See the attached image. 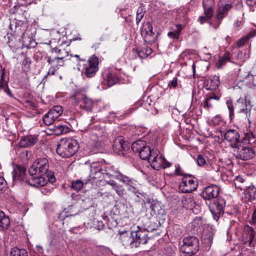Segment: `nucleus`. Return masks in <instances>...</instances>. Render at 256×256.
<instances>
[{
    "mask_svg": "<svg viewBox=\"0 0 256 256\" xmlns=\"http://www.w3.org/2000/svg\"><path fill=\"white\" fill-rule=\"evenodd\" d=\"M220 192V188L216 185L212 184L206 186L202 192V196L204 200L213 201L210 203L209 208L216 220H218L224 213L225 201L222 198L218 197Z\"/></svg>",
    "mask_w": 256,
    "mask_h": 256,
    "instance_id": "f257e3e1",
    "label": "nucleus"
},
{
    "mask_svg": "<svg viewBox=\"0 0 256 256\" xmlns=\"http://www.w3.org/2000/svg\"><path fill=\"white\" fill-rule=\"evenodd\" d=\"M78 148L79 145L76 140L63 138L58 143L56 152L62 158H69L74 156Z\"/></svg>",
    "mask_w": 256,
    "mask_h": 256,
    "instance_id": "f03ea898",
    "label": "nucleus"
},
{
    "mask_svg": "<svg viewBox=\"0 0 256 256\" xmlns=\"http://www.w3.org/2000/svg\"><path fill=\"white\" fill-rule=\"evenodd\" d=\"M48 168V160L46 158H38L33 162L32 165L28 170V172L30 176L40 174V175H46L48 178L50 174Z\"/></svg>",
    "mask_w": 256,
    "mask_h": 256,
    "instance_id": "7ed1b4c3",
    "label": "nucleus"
},
{
    "mask_svg": "<svg viewBox=\"0 0 256 256\" xmlns=\"http://www.w3.org/2000/svg\"><path fill=\"white\" fill-rule=\"evenodd\" d=\"M199 250L198 239L193 236L186 237L183 240V244L181 246L180 251L182 253L193 255Z\"/></svg>",
    "mask_w": 256,
    "mask_h": 256,
    "instance_id": "20e7f679",
    "label": "nucleus"
},
{
    "mask_svg": "<svg viewBox=\"0 0 256 256\" xmlns=\"http://www.w3.org/2000/svg\"><path fill=\"white\" fill-rule=\"evenodd\" d=\"M133 152H138L140 157L142 160H148L150 158L154 150H152L149 146L146 144V142L142 140H138L133 142L132 146Z\"/></svg>",
    "mask_w": 256,
    "mask_h": 256,
    "instance_id": "39448f33",
    "label": "nucleus"
},
{
    "mask_svg": "<svg viewBox=\"0 0 256 256\" xmlns=\"http://www.w3.org/2000/svg\"><path fill=\"white\" fill-rule=\"evenodd\" d=\"M197 179L190 174H185L179 185V189L183 193H190L197 189Z\"/></svg>",
    "mask_w": 256,
    "mask_h": 256,
    "instance_id": "423d86ee",
    "label": "nucleus"
},
{
    "mask_svg": "<svg viewBox=\"0 0 256 256\" xmlns=\"http://www.w3.org/2000/svg\"><path fill=\"white\" fill-rule=\"evenodd\" d=\"M154 230V228H150L149 230H146V228L137 226L136 230L132 231V236L134 237V246L137 248L141 244H146L149 239L148 232Z\"/></svg>",
    "mask_w": 256,
    "mask_h": 256,
    "instance_id": "0eeeda50",
    "label": "nucleus"
},
{
    "mask_svg": "<svg viewBox=\"0 0 256 256\" xmlns=\"http://www.w3.org/2000/svg\"><path fill=\"white\" fill-rule=\"evenodd\" d=\"M72 100V104L76 107L84 108V110L88 112L92 110L94 104L93 101L90 98L79 92L75 94Z\"/></svg>",
    "mask_w": 256,
    "mask_h": 256,
    "instance_id": "6e6552de",
    "label": "nucleus"
},
{
    "mask_svg": "<svg viewBox=\"0 0 256 256\" xmlns=\"http://www.w3.org/2000/svg\"><path fill=\"white\" fill-rule=\"evenodd\" d=\"M236 148L237 149L236 157L243 160H248L254 158L256 154L254 148L248 146H243L240 143Z\"/></svg>",
    "mask_w": 256,
    "mask_h": 256,
    "instance_id": "1a4fd4ad",
    "label": "nucleus"
},
{
    "mask_svg": "<svg viewBox=\"0 0 256 256\" xmlns=\"http://www.w3.org/2000/svg\"><path fill=\"white\" fill-rule=\"evenodd\" d=\"M148 162L151 166L156 170H158L160 168H166L172 166L171 163L166 161L162 156H158L155 152L152 153Z\"/></svg>",
    "mask_w": 256,
    "mask_h": 256,
    "instance_id": "9d476101",
    "label": "nucleus"
},
{
    "mask_svg": "<svg viewBox=\"0 0 256 256\" xmlns=\"http://www.w3.org/2000/svg\"><path fill=\"white\" fill-rule=\"evenodd\" d=\"M9 28L13 32V34L18 38V39L21 38L23 44L28 46L26 42L29 41V40H30V38L26 39L25 38L26 26L20 22L14 20L10 22Z\"/></svg>",
    "mask_w": 256,
    "mask_h": 256,
    "instance_id": "9b49d317",
    "label": "nucleus"
},
{
    "mask_svg": "<svg viewBox=\"0 0 256 256\" xmlns=\"http://www.w3.org/2000/svg\"><path fill=\"white\" fill-rule=\"evenodd\" d=\"M252 106L250 100L246 96L240 97L236 100L235 104V108L238 112H242L246 116H250Z\"/></svg>",
    "mask_w": 256,
    "mask_h": 256,
    "instance_id": "f8f14e48",
    "label": "nucleus"
},
{
    "mask_svg": "<svg viewBox=\"0 0 256 256\" xmlns=\"http://www.w3.org/2000/svg\"><path fill=\"white\" fill-rule=\"evenodd\" d=\"M140 34L145 42L148 43L155 42L156 36L152 32V27L150 22H146L143 23L140 29Z\"/></svg>",
    "mask_w": 256,
    "mask_h": 256,
    "instance_id": "ddd939ff",
    "label": "nucleus"
},
{
    "mask_svg": "<svg viewBox=\"0 0 256 256\" xmlns=\"http://www.w3.org/2000/svg\"><path fill=\"white\" fill-rule=\"evenodd\" d=\"M90 138L94 143L96 147H99L101 146L106 138V136L104 134L103 130L100 127L94 126L90 132Z\"/></svg>",
    "mask_w": 256,
    "mask_h": 256,
    "instance_id": "4468645a",
    "label": "nucleus"
},
{
    "mask_svg": "<svg viewBox=\"0 0 256 256\" xmlns=\"http://www.w3.org/2000/svg\"><path fill=\"white\" fill-rule=\"evenodd\" d=\"M221 136H224V139L232 143L233 148H236L240 145V134L237 130L234 129H229L225 132L220 131Z\"/></svg>",
    "mask_w": 256,
    "mask_h": 256,
    "instance_id": "2eb2a0df",
    "label": "nucleus"
},
{
    "mask_svg": "<svg viewBox=\"0 0 256 256\" xmlns=\"http://www.w3.org/2000/svg\"><path fill=\"white\" fill-rule=\"evenodd\" d=\"M116 180H118L124 184L128 186V190L136 194L138 192V183L134 178H130L123 174H119L116 176Z\"/></svg>",
    "mask_w": 256,
    "mask_h": 256,
    "instance_id": "dca6fc26",
    "label": "nucleus"
},
{
    "mask_svg": "<svg viewBox=\"0 0 256 256\" xmlns=\"http://www.w3.org/2000/svg\"><path fill=\"white\" fill-rule=\"evenodd\" d=\"M88 62V65L85 68L84 74L86 77L92 78L98 70V59L96 56H93L90 58Z\"/></svg>",
    "mask_w": 256,
    "mask_h": 256,
    "instance_id": "f3484780",
    "label": "nucleus"
},
{
    "mask_svg": "<svg viewBox=\"0 0 256 256\" xmlns=\"http://www.w3.org/2000/svg\"><path fill=\"white\" fill-rule=\"evenodd\" d=\"M242 240L244 244H248L250 246H254V232L252 228L246 226L242 234Z\"/></svg>",
    "mask_w": 256,
    "mask_h": 256,
    "instance_id": "a211bd4d",
    "label": "nucleus"
},
{
    "mask_svg": "<svg viewBox=\"0 0 256 256\" xmlns=\"http://www.w3.org/2000/svg\"><path fill=\"white\" fill-rule=\"evenodd\" d=\"M52 53L54 56H48V62L50 64H53L56 62V60H67V57L68 56V52L64 49H60L55 48L52 49Z\"/></svg>",
    "mask_w": 256,
    "mask_h": 256,
    "instance_id": "6ab92c4d",
    "label": "nucleus"
},
{
    "mask_svg": "<svg viewBox=\"0 0 256 256\" xmlns=\"http://www.w3.org/2000/svg\"><path fill=\"white\" fill-rule=\"evenodd\" d=\"M120 239L122 244L126 246H130L131 248H136L134 246V237L132 236V232L129 233L128 231H120Z\"/></svg>",
    "mask_w": 256,
    "mask_h": 256,
    "instance_id": "aec40b11",
    "label": "nucleus"
},
{
    "mask_svg": "<svg viewBox=\"0 0 256 256\" xmlns=\"http://www.w3.org/2000/svg\"><path fill=\"white\" fill-rule=\"evenodd\" d=\"M232 2L219 6L216 10V19L222 20L224 18L226 17L228 12L232 8Z\"/></svg>",
    "mask_w": 256,
    "mask_h": 256,
    "instance_id": "412c9836",
    "label": "nucleus"
},
{
    "mask_svg": "<svg viewBox=\"0 0 256 256\" xmlns=\"http://www.w3.org/2000/svg\"><path fill=\"white\" fill-rule=\"evenodd\" d=\"M44 175H40L39 176H31L32 178H29L26 182L28 184L32 186H44L48 182V178L44 177Z\"/></svg>",
    "mask_w": 256,
    "mask_h": 256,
    "instance_id": "4be33fe9",
    "label": "nucleus"
},
{
    "mask_svg": "<svg viewBox=\"0 0 256 256\" xmlns=\"http://www.w3.org/2000/svg\"><path fill=\"white\" fill-rule=\"evenodd\" d=\"M127 144L124 141L122 136L118 137L114 141L112 148L114 152L118 154H122L123 151L125 150Z\"/></svg>",
    "mask_w": 256,
    "mask_h": 256,
    "instance_id": "5701e85b",
    "label": "nucleus"
},
{
    "mask_svg": "<svg viewBox=\"0 0 256 256\" xmlns=\"http://www.w3.org/2000/svg\"><path fill=\"white\" fill-rule=\"evenodd\" d=\"M38 141V136L30 135L22 137L20 142V145L22 147H28L33 146Z\"/></svg>",
    "mask_w": 256,
    "mask_h": 256,
    "instance_id": "b1692460",
    "label": "nucleus"
},
{
    "mask_svg": "<svg viewBox=\"0 0 256 256\" xmlns=\"http://www.w3.org/2000/svg\"><path fill=\"white\" fill-rule=\"evenodd\" d=\"M26 168L20 166H16L12 172L13 180L14 181H24Z\"/></svg>",
    "mask_w": 256,
    "mask_h": 256,
    "instance_id": "393cba45",
    "label": "nucleus"
},
{
    "mask_svg": "<svg viewBox=\"0 0 256 256\" xmlns=\"http://www.w3.org/2000/svg\"><path fill=\"white\" fill-rule=\"evenodd\" d=\"M148 203L150 204V207L152 210L151 214L162 215L164 213L161 202L156 200L152 202L150 201Z\"/></svg>",
    "mask_w": 256,
    "mask_h": 256,
    "instance_id": "a878e982",
    "label": "nucleus"
},
{
    "mask_svg": "<svg viewBox=\"0 0 256 256\" xmlns=\"http://www.w3.org/2000/svg\"><path fill=\"white\" fill-rule=\"evenodd\" d=\"M182 28V26L180 24H176L173 27H171L170 30L168 33V37L172 39H178Z\"/></svg>",
    "mask_w": 256,
    "mask_h": 256,
    "instance_id": "bb28decb",
    "label": "nucleus"
},
{
    "mask_svg": "<svg viewBox=\"0 0 256 256\" xmlns=\"http://www.w3.org/2000/svg\"><path fill=\"white\" fill-rule=\"evenodd\" d=\"M50 130L52 132L49 134H54L56 136L65 134L70 132V128L68 126L60 124L54 126Z\"/></svg>",
    "mask_w": 256,
    "mask_h": 256,
    "instance_id": "cd10ccee",
    "label": "nucleus"
},
{
    "mask_svg": "<svg viewBox=\"0 0 256 256\" xmlns=\"http://www.w3.org/2000/svg\"><path fill=\"white\" fill-rule=\"evenodd\" d=\"M206 82L207 86H209L208 89L216 90L220 84L219 76L216 75L210 76L207 79Z\"/></svg>",
    "mask_w": 256,
    "mask_h": 256,
    "instance_id": "c85d7f7f",
    "label": "nucleus"
},
{
    "mask_svg": "<svg viewBox=\"0 0 256 256\" xmlns=\"http://www.w3.org/2000/svg\"><path fill=\"white\" fill-rule=\"evenodd\" d=\"M90 177L94 180L100 178L102 176H103L102 172V170L101 168H98L95 164H93L90 166Z\"/></svg>",
    "mask_w": 256,
    "mask_h": 256,
    "instance_id": "c756f323",
    "label": "nucleus"
},
{
    "mask_svg": "<svg viewBox=\"0 0 256 256\" xmlns=\"http://www.w3.org/2000/svg\"><path fill=\"white\" fill-rule=\"evenodd\" d=\"M10 226V220L9 218L5 214L0 210V228L2 230H6Z\"/></svg>",
    "mask_w": 256,
    "mask_h": 256,
    "instance_id": "7c9ffc66",
    "label": "nucleus"
},
{
    "mask_svg": "<svg viewBox=\"0 0 256 256\" xmlns=\"http://www.w3.org/2000/svg\"><path fill=\"white\" fill-rule=\"evenodd\" d=\"M102 172L103 173L104 178H114L116 179V176L119 174H122L121 172L116 170H114L110 168H106L102 170Z\"/></svg>",
    "mask_w": 256,
    "mask_h": 256,
    "instance_id": "2f4dec72",
    "label": "nucleus"
},
{
    "mask_svg": "<svg viewBox=\"0 0 256 256\" xmlns=\"http://www.w3.org/2000/svg\"><path fill=\"white\" fill-rule=\"evenodd\" d=\"M102 172L103 173L104 178H114L116 179V176L119 174H122L121 172L116 170H114L110 168H106L102 170Z\"/></svg>",
    "mask_w": 256,
    "mask_h": 256,
    "instance_id": "473e14b6",
    "label": "nucleus"
},
{
    "mask_svg": "<svg viewBox=\"0 0 256 256\" xmlns=\"http://www.w3.org/2000/svg\"><path fill=\"white\" fill-rule=\"evenodd\" d=\"M48 112L54 118L55 120L58 118L62 113V108L60 106H53Z\"/></svg>",
    "mask_w": 256,
    "mask_h": 256,
    "instance_id": "72a5a7b5",
    "label": "nucleus"
},
{
    "mask_svg": "<svg viewBox=\"0 0 256 256\" xmlns=\"http://www.w3.org/2000/svg\"><path fill=\"white\" fill-rule=\"evenodd\" d=\"M246 194L250 200H255L256 198V188L254 186H248L246 190Z\"/></svg>",
    "mask_w": 256,
    "mask_h": 256,
    "instance_id": "f704fd0d",
    "label": "nucleus"
},
{
    "mask_svg": "<svg viewBox=\"0 0 256 256\" xmlns=\"http://www.w3.org/2000/svg\"><path fill=\"white\" fill-rule=\"evenodd\" d=\"M10 256H28V252L24 249L13 248L10 252Z\"/></svg>",
    "mask_w": 256,
    "mask_h": 256,
    "instance_id": "c9c22d12",
    "label": "nucleus"
},
{
    "mask_svg": "<svg viewBox=\"0 0 256 256\" xmlns=\"http://www.w3.org/2000/svg\"><path fill=\"white\" fill-rule=\"evenodd\" d=\"M107 84L109 86L114 84L118 81V78L114 74H109L106 76Z\"/></svg>",
    "mask_w": 256,
    "mask_h": 256,
    "instance_id": "e433bc0d",
    "label": "nucleus"
},
{
    "mask_svg": "<svg viewBox=\"0 0 256 256\" xmlns=\"http://www.w3.org/2000/svg\"><path fill=\"white\" fill-rule=\"evenodd\" d=\"M21 40V38H20V39H18V38H17V36H16L14 38V36H12L11 38H9V40L8 43L10 47L16 48L19 46L20 41Z\"/></svg>",
    "mask_w": 256,
    "mask_h": 256,
    "instance_id": "4c0bfd02",
    "label": "nucleus"
},
{
    "mask_svg": "<svg viewBox=\"0 0 256 256\" xmlns=\"http://www.w3.org/2000/svg\"><path fill=\"white\" fill-rule=\"evenodd\" d=\"M224 120L222 116L220 114H218L212 118L210 124L214 126H218L224 124Z\"/></svg>",
    "mask_w": 256,
    "mask_h": 256,
    "instance_id": "58836bf2",
    "label": "nucleus"
},
{
    "mask_svg": "<svg viewBox=\"0 0 256 256\" xmlns=\"http://www.w3.org/2000/svg\"><path fill=\"white\" fill-rule=\"evenodd\" d=\"M182 204L183 206L185 207L186 208H191L192 207L194 206V202L192 198L190 196H186L184 197L182 200Z\"/></svg>",
    "mask_w": 256,
    "mask_h": 256,
    "instance_id": "ea45409f",
    "label": "nucleus"
},
{
    "mask_svg": "<svg viewBox=\"0 0 256 256\" xmlns=\"http://www.w3.org/2000/svg\"><path fill=\"white\" fill-rule=\"evenodd\" d=\"M230 60L228 54L225 53L222 57H220L218 62L216 63V66L218 68H221L226 63Z\"/></svg>",
    "mask_w": 256,
    "mask_h": 256,
    "instance_id": "a19ab883",
    "label": "nucleus"
},
{
    "mask_svg": "<svg viewBox=\"0 0 256 256\" xmlns=\"http://www.w3.org/2000/svg\"><path fill=\"white\" fill-rule=\"evenodd\" d=\"M53 116L50 114V112H48L46 113L44 116H43V122L45 125L46 126H50L52 124L54 121L56 120L54 118H52Z\"/></svg>",
    "mask_w": 256,
    "mask_h": 256,
    "instance_id": "79ce46f5",
    "label": "nucleus"
},
{
    "mask_svg": "<svg viewBox=\"0 0 256 256\" xmlns=\"http://www.w3.org/2000/svg\"><path fill=\"white\" fill-rule=\"evenodd\" d=\"M244 138L250 144H254L256 142V136L254 134L253 132L251 131L246 132Z\"/></svg>",
    "mask_w": 256,
    "mask_h": 256,
    "instance_id": "37998d69",
    "label": "nucleus"
},
{
    "mask_svg": "<svg viewBox=\"0 0 256 256\" xmlns=\"http://www.w3.org/2000/svg\"><path fill=\"white\" fill-rule=\"evenodd\" d=\"M144 11L142 6H139L136 12V22L138 24L139 22L144 17Z\"/></svg>",
    "mask_w": 256,
    "mask_h": 256,
    "instance_id": "c03bdc74",
    "label": "nucleus"
},
{
    "mask_svg": "<svg viewBox=\"0 0 256 256\" xmlns=\"http://www.w3.org/2000/svg\"><path fill=\"white\" fill-rule=\"evenodd\" d=\"M83 185L82 181L76 180L72 183V188L76 190H79L82 188Z\"/></svg>",
    "mask_w": 256,
    "mask_h": 256,
    "instance_id": "a18cd8bd",
    "label": "nucleus"
},
{
    "mask_svg": "<svg viewBox=\"0 0 256 256\" xmlns=\"http://www.w3.org/2000/svg\"><path fill=\"white\" fill-rule=\"evenodd\" d=\"M226 105H227V107L228 110V111H229L230 117V118H232L234 116V106L233 104L231 101L227 102Z\"/></svg>",
    "mask_w": 256,
    "mask_h": 256,
    "instance_id": "49530a36",
    "label": "nucleus"
},
{
    "mask_svg": "<svg viewBox=\"0 0 256 256\" xmlns=\"http://www.w3.org/2000/svg\"><path fill=\"white\" fill-rule=\"evenodd\" d=\"M114 190L116 191L117 194L120 196H122L124 194V189L122 186L118 185Z\"/></svg>",
    "mask_w": 256,
    "mask_h": 256,
    "instance_id": "de8ad7c7",
    "label": "nucleus"
},
{
    "mask_svg": "<svg viewBox=\"0 0 256 256\" xmlns=\"http://www.w3.org/2000/svg\"><path fill=\"white\" fill-rule=\"evenodd\" d=\"M196 162L198 166H202L206 164V160L202 155H198L196 158Z\"/></svg>",
    "mask_w": 256,
    "mask_h": 256,
    "instance_id": "09e8293b",
    "label": "nucleus"
},
{
    "mask_svg": "<svg viewBox=\"0 0 256 256\" xmlns=\"http://www.w3.org/2000/svg\"><path fill=\"white\" fill-rule=\"evenodd\" d=\"M205 14L206 15V18L208 19H210L212 18L214 15V11L212 10V8L209 7L206 8L204 11Z\"/></svg>",
    "mask_w": 256,
    "mask_h": 256,
    "instance_id": "8fccbe9b",
    "label": "nucleus"
},
{
    "mask_svg": "<svg viewBox=\"0 0 256 256\" xmlns=\"http://www.w3.org/2000/svg\"><path fill=\"white\" fill-rule=\"evenodd\" d=\"M178 86V78L175 77L168 83V86L170 88H176Z\"/></svg>",
    "mask_w": 256,
    "mask_h": 256,
    "instance_id": "3c124183",
    "label": "nucleus"
},
{
    "mask_svg": "<svg viewBox=\"0 0 256 256\" xmlns=\"http://www.w3.org/2000/svg\"><path fill=\"white\" fill-rule=\"evenodd\" d=\"M210 98L206 96L205 100L204 102V107L208 110L210 109L212 107V104L210 102Z\"/></svg>",
    "mask_w": 256,
    "mask_h": 256,
    "instance_id": "603ef678",
    "label": "nucleus"
},
{
    "mask_svg": "<svg viewBox=\"0 0 256 256\" xmlns=\"http://www.w3.org/2000/svg\"><path fill=\"white\" fill-rule=\"evenodd\" d=\"M32 61L30 58L26 57L22 62V64L28 68H30Z\"/></svg>",
    "mask_w": 256,
    "mask_h": 256,
    "instance_id": "864d4df0",
    "label": "nucleus"
},
{
    "mask_svg": "<svg viewBox=\"0 0 256 256\" xmlns=\"http://www.w3.org/2000/svg\"><path fill=\"white\" fill-rule=\"evenodd\" d=\"M176 166L175 174L178 176H183L186 174H184L183 171L181 170L179 164H177Z\"/></svg>",
    "mask_w": 256,
    "mask_h": 256,
    "instance_id": "5fc2aeb1",
    "label": "nucleus"
},
{
    "mask_svg": "<svg viewBox=\"0 0 256 256\" xmlns=\"http://www.w3.org/2000/svg\"><path fill=\"white\" fill-rule=\"evenodd\" d=\"M138 56L142 58H144L148 56L144 49L138 51Z\"/></svg>",
    "mask_w": 256,
    "mask_h": 256,
    "instance_id": "6e6d98bb",
    "label": "nucleus"
},
{
    "mask_svg": "<svg viewBox=\"0 0 256 256\" xmlns=\"http://www.w3.org/2000/svg\"><path fill=\"white\" fill-rule=\"evenodd\" d=\"M6 181L4 178L0 176V191H2L3 188L5 187Z\"/></svg>",
    "mask_w": 256,
    "mask_h": 256,
    "instance_id": "4d7b16f0",
    "label": "nucleus"
},
{
    "mask_svg": "<svg viewBox=\"0 0 256 256\" xmlns=\"http://www.w3.org/2000/svg\"><path fill=\"white\" fill-rule=\"evenodd\" d=\"M243 18H242L241 20H236L234 22V26L236 28H238L240 26L242 25L244 23V20H242Z\"/></svg>",
    "mask_w": 256,
    "mask_h": 256,
    "instance_id": "13d9d810",
    "label": "nucleus"
},
{
    "mask_svg": "<svg viewBox=\"0 0 256 256\" xmlns=\"http://www.w3.org/2000/svg\"><path fill=\"white\" fill-rule=\"evenodd\" d=\"M57 69H58V66H51L48 70V74L54 75L55 74V72L57 70Z\"/></svg>",
    "mask_w": 256,
    "mask_h": 256,
    "instance_id": "bf43d9fd",
    "label": "nucleus"
},
{
    "mask_svg": "<svg viewBox=\"0 0 256 256\" xmlns=\"http://www.w3.org/2000/svg\"><path fill=\"white\" fill-rule=\"evenodd\" d=\"M106 184L111 186L114 190L118 185L113 180L106 181Z\"/></svg>",
    "mask_w": 256,
    "mask_h": 256,
    "instance_id": "052dcab7",
    "label": "nucleus"
},
{
    "mask_svg": "<svg viewBox=\"0 0 256 256\" xmlns=\"http://www.w3.org/2000/svg\"><path fill=\"white\" fill-rule=\"evenodd\" d=\"M247 39L248 38H242V39H240V40H238L237 42V44H238V46L240 47V46H242L245 44Z\"/></svg>",
    "mask_w": 256,
    "mask_h": 256,
    "instance_id": "680f3d73",
    "label": "nucleus"
},
{
    "mask_svg": "<svg viewBox=\"0 0 256 256\" xmlns=\"http://www.w3.org/2000/svg\"><path fill=\"white\" fill-rule=\"evenodd\" d=\"M206 96L208 98H210V100H212V99H214V100H219L220 99V98L219 96H216V94H208Z\"/></svg>",
    "mask_w": 256,
    "mask_h": 256,
    "instance_id": "e2e57ef3",
    "label": "nucleus"
},
{
    "mask_svg": "<svg viewBox=\"0 0 256 256\" xmlns=\"http://www.w3.org/2000/svg\"><path fill=\"white\" fill-rule=\"evenodd\" d=\"M145 51V52L148 54V56L152 52V50L150 47H146V48L144 49Z\"/></svg>",
    "mask_w": 256,
    "mask_h": 256,
    "instance_id": "0e129e2a",
    "label": "nucleus"
},
{
    "mask_svg": "<svg viewBox=\"0 0 256 256\" xmlns=\"http://www.w3.org/2000/svg\"><path fill=\"white\" fill-rule=\"evenodd\" d=\"M246 2L248 6H253L256 4V0H247Z\"/></svg>",
    "mask_w": 256,
    "mask_h": 256,
    "instance_id": "69168bd1",
    "label": "nucleus"
},
{
    "mask_svg": "<svg viewBox=\"0 0 256 256\" xmlns=\"http://www.w3.org/2000/svg\"><path fill=\"white\" fill-rule=\"evenodd\" d=\"M206 19H208L206 16H200L198 18V20H200L201 24H203L204 22L206 21Z\"/></svg>",
    "mask_w": 256,
    "mask_h": 256,
    "instance_id": "338daca9",
    "label": "nucleus"
},
{
    "mask_svg": "<svg viewBox=\"0 0 256 256\" xmlns=\"http://www.w3.org/2000/svg\"><path fill=\"white\" fill-rule=\"evenodd\" d=\"M64 60H56V61L57 62L58 66H64Z\"/></svg>",
    "mask_w": 256,
    "mask_h": 256,
    "instance_id": "774afa93",
    "label": "nucleus"
}]
</instances>
